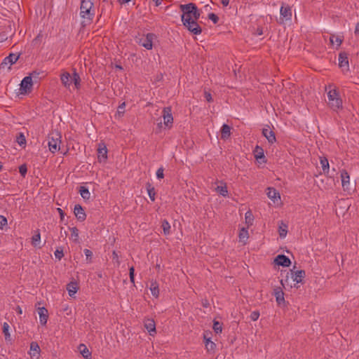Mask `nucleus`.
Masks as SVG:
<instances>
[{
  "label": "nucleus",
  "mask_w": 359,
  "mask_h": 359,
  "mask_svg": "<svg viewBox=\"0 0 359 359\" xmlns=\"http://www.w3.org/2000/svg\"><path fill=\"white\" fill-rule=\"evenodd\" d=\"M150 290H151V294L154 297H158V295H159V289H158V285L156 283V281H152L151 283Z\"/></svg>",
  "instance_id": "33"
},
{
  "label": "nucleus",
  "mask_w": 359,
  "mask_h": 359,
  "mask_svg": "<svg viewBox=\"0 0 359 359\" xmlns=\"http://www.w3.org/2000/svg\"><path fill=\"white\" fill-rule=\"evenodd\" d=\"M267 196L271 199L273 202H276L278 199H280V196L279 192L273 187H269L267 189Z\"/></svg>",
  "instance_id": "21"
},
{
  "label": "nucleus",
  "mask_w": 359,
  "mask_h": 359,
  "mask_svg": "<svg viewBox=\"0 0 359 359\" xmlns=\"http://www.w3.org/2000/svg\"><path fill=\"white\" fill-rule=\"evenodd\" d=\"M231 135V127L227 124H223L221 129V138L227 140Z\"/></svg>",
  "instance_id": "25"
},
{
  "label": "nucleus",
  "mask_w": 359,
  "mask_h": 359,
  "mask_svg": "<svg viewBox=\"0 0 359 359\" xmlns=\"http://www.w3.org/2000/svg\"><path fill=\"white\" fill-rule=\"evenodd\" d=\"M354 33L356 36H359V22L355 25Z\"/></svg>",
  "instance_id": "56"
},
{
  "label": "nucleus",
  "mask_w": 359,
  "mask_h": 359,
  "mask_svg": "<svg viewBox=\"0 0 359 359\" xmlns=\"http://www.w3.org/2000/svg\"><path fill=\"white\" fill-rule=\"evenodd\" d=\"M163 123L165 126V127H167L168 128H170L173 123V117L172 115L170 107H165L163 109Z\"/></svg>",
  "instance_id": "9"
},
{
  "label": "nucleus",
  "mask_w": 359,
  "mask_h": 359,
  "mask_svg": "<svg viewBox=\"0 0 359 359\" xmlns=\"http://www.w3.org/2000/svg\"><path fill=\"white\" fill-rule=\"evenodd\" d=\"M119 3L121 4H126L130 2L131 0H118Z\"/></svg>",
  "instance_id": "59"
},
{
  "label": "nucleus",
  "mask_w": 359,
  "mask_h": 359,
  "mask_svg": "<svg viewBox=\"0 0 359 359\" xmlns=\"http://www.w3.org/2000/svg\"><path fill=\"white\" fill-rule=\"evenodd\" d=\"M79 351L83 357L86 359H90L91 358V353L89 351L88 348L86 347L84 344H80L79 345Z\"/></svg>",
  "instance_id": "28"
},
{
  "label": "nucleus",
  "mask_w": 359,
  "mask_h": 359,
  "mask_svg": "<svg viewBox=\"0 0 359 359\" xmlns=\"http://www.w3.org/2000/svg\"><path fill=\"white\" fill-rule=\"evenodd\" d=\"M152 1L154 2H155V4H156V6H159L161 4L160 0H152Z\"/></svg>",
  "instance_id": "60"
},
{
  "label": "nucleus",
  "mask_w": 359,
  "mask_h": 359,
  "mask_svg": "<svg viewBox=\"0 0 359 359\" xmlns=\"http://www.w3.org/2000/svg\"><path fill=\"white\" fill-rule=\"evenodd\" d=\"M62 230H63V228L62 227L61 228V231H60V234H61V236H63V234L65 235V236H67V231H64V232H62Z\"/></svg>",
  "instance_id": "61"
},
{
  "label": "nucleus",
  "mask_w": 359,
  "mask_h": 359,
  "mask_svg": "<svg viewBox=\"0 0 359 359\" xmlns=\"http://www.w3.org/2000/svg\"><path fill=\"white\" fill-rule=\"evenodd\" d=\"M7 224V219L3 216L0 215V228L3 229Z\"/></svg>",
  "instance_id": "54"
},
{
  "label": "nucleus",
  "mask_w": 359,
  "mask_h": 359,
  "mask_svg": "<svg viewBox=\"0 0 359 359\" xmlns=\"http://www.w3.org/2000/svg\"><path fill=\"white\" fill-rule=\"evenodd\" d=\"M216 191L222 196H226L228 194L227 187L224 186H217Z\"/></svg>",
  "instance_id": "40"
},
{
  "label": "nucleus",
  "mask_w": 359,
  "mask_h": 359,
  "mask_svg": "<svg viewBox=\"0 0 359 359\" xmlns=\"http://www.w3.org/2000/svg\"><path fill=\"white\" fill-rule=\"evenodd\" d=\"M97 158L99 162L105 161L107 158V149L104 143L98 144Z\"/></svg>",
  "instance_id": "13"
},
{
  "label": "nucleus",
  "mask_w": 359,
  "mask_h": 359,
  "mask_svg": "<svg viewBox=\"0 0 359 359\" xmlns=\"http://www.w3.org/2000/svg\"><path fill=\"white\" fill-rule=\"evenodd\" d=\"M198 20L193 19V20L182 21L183 25L192 34L195 35L200 34L202 32V29L197 23Z\"/></svg>",
  "instance_id": "7"
},
{
  "label": "nucleus",
  "mask_w": 359,
  "mask_h": 359,
  "mask_svg": "<svg viewBox=\"0 0 359 359\" xmlns=\"http://www.w3.org/2000/svg\"><path fill=\"white\" fill-rule=\"evenodd\" d=\"M42 37L43 35L41 34V33L38 34V35L33 39L32 44L34 46L39 45L41 41Z\"/></svg>",
  "instance_id": "47"
},
{
  "label": "nucleus",
  "mask_w": 359,
  "mask_h": 359,
  "mask_svg": "<svg viewBox=\"0 0 359 359\" xmlns=\"http://www.w3.org/2000/svg\"><path fill=\"white\" fill-rule=\"evenodd\" d=\"M212 328L215 333H217V334L221 333L222 331V323H220L218 321L214 320Z\"/></svg>",
  "instance_id": "41"
},
{
  "label": "nucleus",
  "mask_w": 359,
  "mask_h": 359,
  "mask_svg": "<svg viewBox=\"0 0 359 359\" xmlns=\"http://www.w3.org/2000/svg\"><path fill=\"white\" fill-rule=\"evenodd\" d=\"M83 252H84V254L86 257V259L88 260V262H91V259H92V256H93L92 251L88 249H85Z\"/></svg>",
  "instance_id": "49"
},
{
  "label": "nucleus",
  "mask_w": 359,
  "mask_h": 359,
  "mask_svg": "<svg viewBox=\"0 0 359 359\" xmlns=\"http://www.w3.org/2000/svg\"><path fill=\"white\" fill-rule=\"evenodd\" d=\"M320 163L322 166L323 173L325 175H328L330 172L328 159L325 156H321L320 157Z\"/></svg>",
  "instance_id": "23"
},
{
  "label": "nucleus",
  "mask_w": 359,
  "mask_h": 359,
  "mask_svg": "<svg viewBox=\"0 0 359 359\" xmlns=\"http://www.w3.org/2000/svg\"><path fill=\"white\" fill-rule=\"evenodd\" d=\"M54 254H55V258L57 259L58 260H60L62 259V257L64 256L62 248H57L55 251Z\"/></svg>",
  "instance_id": "45"
},
{
  "label": "nucleus",
  "mask_w": 359,
  "mask_h": 359,
  "mask_svg": "<svg viewBox=\"0 0 359 359\" xmlns=\"http://www.w3.org/2000/svg\"><path fill=\"white\" fill-rule=\"evenodd\" d=\"M156 177L158 179H163L164 177L163 168H159L156 171Z\"/></svg>",
  "instance_id": "53"
},
{
  "label": "nucleus",
  "mask_w": 359,
  "mask_h": 359,
  "mask_svg": "<svg viewBox=\"0 0 359 359\" xmlns=\"http://www.w3.org/2000/svg\"><path fill=\"white\" fill-rule=\"evenodd\" d=\"M78 289L79 287L76 282H70L67 285V290L70 297H73L77 292Z\"/></svg>",
  "instance_id": "24"
},
{
  "label": "nucleus",
  "mask_w": 359,
  "mask_h": 359,
  "mask_svg": "<svg viewBox=\"0 0 359 359\" xmlns=\"http://www.w3.org/2000/svg\"><path fill=\"white\" fill-rule=\"evenodd\" d=\"M155 34L153 33H148L144 38L140 40V44L142 45L147 50H151L153 46V40L155 38Z\"/></svg>",
  "instance_id": "11"
},
{
  "label": "nucleus",
  "mask_w": 359,
  "mask_h": 359,
  "mask_svg": "<svg viewBox=\"0 0 359 359\" xmlns=\"http://www.w3.org/2000/svg\"><path fill=\"white\" fill-rule=\"evenodd\" d=\"M8 329H9V325L7 323H4L3 324V333L4 334L6 341H11V335L8 332Z\"/></svg>",
  "instance_id": "39"
},
{
  "label": "nucleus",
  "mask_w": 359,
  "mask_h": 359,
  "mask_svg": "<svg viewBox=\"0 0 359 359\" xmlns=\"http://www.w3.org/2000/svg\"><path fill=\"white\" fill-rule=\"evenodd\" d=\"M38 314L39 316V321L42 325H46L48 318V310L45 307L38 308Z\"/></svg>",
  "instance_id": "18"
},
{
  "label": "nucleus",
  "mask_w": 359,
  "mask_h": 359,
  "mask_svg": "<svg viewBox=\"0 0 359 359\" xmlns=\"http://www.w3.org/2000/svg\"><path fill=\"white\" fill-rule=\"evenodd\" d=\"M135 269L133 266H131L130 269H129V276H130V280L131 283H135Z\"/></svg>",
  "instance_id": "51"
},
{
  "label": "nucleus",
  "mask_w": 359,
  "mask_h": 359,
  "mask_svg": "<svg viewBox=\"0 0 359 359\" xmlns=\"http://www.w3.org/2000/svg\"><path fill=\"white\" fill-rule=\"evenodd\" d=\"M72 83H74L75 87L79 89L80 88L81 78L79 74L77 73L76 69H74L73 74L72 76Z\"/></svg>",
  "instance_id": "30"
},
{
  "label": "nucleus",
  "mask_w": 359,
  "mask_h": 359,
  "mask_svg": "<svg viewBox=\"0 0 359 359\" xmlns=\"http://www.w3.org/2000/svg\"><path fill=\"white\" fill-rule=\"evenodd\" d=\"M79 191L81 197L84 200H88L90 198V193L88 189L86 188V187H83V186L80 187Z\"/></svg>",
  "instance_id": "31"
},
{
  "label": "nucleus",
  "mask_w": 359,
  "mask_h": 359,
  "mask_svg": "<svg viewBox=\"0 0 359 359\" xmlns=\"http://www.w3.org/2000/svg\"><path fill=\"white\" fill-rule=\"evenodd\" d=\"M274 263L278 266L287 267L291 264L290 259L285 255H278L274 259Z\"/></svg>",
  "instance_id": "14"
},
{
  "label": "nucleus",
  "mask_w": 359,
  "mask_h": 359,
  "mask_svg": "<svg viewBox=\"0 0 359 359\" xmlns=\"http://www.w3.org/2000/svg\"><path fill=\"white\" fill-rule=\"evenodd\" d=\"M305 276L306 273L304 270H297L296 271L290 270V271L287 273L286 278L281 279L280 284L284 288L288 285L291 287H294L298 288L299 285H297V284L303 283Z\"/></svg>",
  "instance_id": "2"
},
{
  "label": "nucleus",
  "mask_w": 359,
  "mask_h": 359,
  "mask_svg": "<svg viewBox=\"0 0 359 359\" xmlns=\"http://www.w3.org/2000/svg\"><path fill=\"white\" fill-rule=\"evenodd\" d=\"M205 348L208 351H212L215 350L216 345L215 344L210 340V337H207L206 334L203 336Z\"/></svg>",
  "instance_id": "27"
},
{
  "label": "nucleus",
  "mask_w": 359,
  "mask_h": 359,
  "mask_svg": "<svg viewBox=\"0 0 359 359\" xmlns=\"http://www.w3.org/2000/svg\"><path fill=\"white\" fill-rule=\"evenodd\" d=\"M144 325L151 336H154L156 334V323L153 319L148 318L145 320Z\"/></svg>",
  "instance_id": "19"
},
{
  "label": "nucleus",
  "mask_w": 359,
  "mask_h": 359,
  "mask_svg": "<svg viewBox=\"0 0 359 359\" xmlns=\"http://www.w3.org/2000/svg\"><path fill=\"white\" fill-rule=\"evenodd\" d=\"M330 41L332 45H334L335 43H337V48H338L343 42V37L340 36H337L334 34H332L330 37Z\"/></svg>",
  "instance_id": "29"
},
{
  "label": "nucleus",
  "mask_w": 359,
  "mask_h": 359,
  "mask_svg": "<svg viewBox=\"0 0 359 359\" xmlns=\"http://www.w3.org/2000/svg\"><path fill=\"white\" fill-rule=\"evenodd\" d=\"M17 309H18V312L19 313H22V309H21V308H20V306H18V307L17 308Z\"/></svg>",
  "instance_id": "64"
},
{
  "label": "nucleus",
  "mask_w": 359,
  "mask_h": 359,
  "mask_svg": "<svg viewBox=\"0 0 359 359\" xmlns=\"http://www.w3.org/2000/svg\"><path fill=\"white\" fill-rule=\"evenodd\" d=\"M62 230H63V228L62 227L61 228V231H60V234H61V236H63V234L65 235V236H67V231H64V232H62Z\"/></svg>",
  "instance_id": "63"
},
{
  "label": "nucleus",
  "mask_w": 359,
  "mask_h": 359,
  "mask_svg": "<svg viewBox=\"0 0 359 359\" xmlns=\"http://www.w3.org/2000/svg\"><path fill=\"white\" fill-rule=\"evenodd\" d=\"M60 79L65 87H69L72 83V75L68 72L63 73Z\"/></svg>",
  "instance_id": "22"
},
{
  "label": "nucleus",
  "mask_w": 359,
  "mask_h": 359,
  "mask_svg": "<svg viewBox=\"0 0 359 359\" xmlns=\"http://www.w3.org/2000/svg\"><path fill=\"white\" fill-rule=\"evenodd\" d=\"M245 220L248 224H252V222L253 220V217H252V215H251V212L249 211L245 213Z\"/></svg>",
  "instance_id": "52"
},
{
  "label": "nucleus",
  "mask_w": 359,
  "mask_h": 359,
  "mask_svg": "<svg viewBox=\"0 0 359 359\" xmlns=\"http://www.w3.org/2000/svg\"><path fill=\"white\" fill-rule=\"evenodd\" d=\"M339 66L342 69L343 72H348L349 71V64H348V53L346 52H341L339 54Z\"/></svg>",
  "instance_id": "10"
},
{
  "label": "nucleus",
  "mask_w": 359,
  "mask_h": 359,
  "mask_svg": "<svg viewBox=\"0 0 359 359\" xmlns=\"http://www.w3.org/2000/svg\"><path fill=\"white\" fill-rule=\"evenodd\" d=\"M62 230H63V228L62 227L61 228V231H60V234H61V236H63V234L65 235V236H67V231H64V232H62Z\"/></svg>",
  "instance_id": "62"
},
{
  "label": "nucleus",
  "mask_w": 359,
  "mask_h": 359,
  "mask_svg": "<svg viewBox=\"0 0 359 359\" xmlns=\"http://www.w3.org/2000/svg\"><path fill=\"white\" fill-rule=\"evenodd\" d=\"M71 231V236L74 242L79 243V230L76 227H69Z\"/></svg>",
  "instance_id": "35"
},
{
  "label": "nucleus",
  "mask_w": 359,
  "mask_h": 359,
  "mask_svg": "<svg viewBox=\"0 0 359 359\" xmlns=\"http://www.w3.org/2000/svg\"><path fill=\"white\" fill-rule=\"evenodd\" d=\"M39 73L36 72H33L29 76H25L20 83V93L21 94H27L31 92L32 86H33V80L32 79H37L39 77Z\"/></svg>",
  "instance_id": "6"
},
{
  "label": "nucleus",
  "mask_w": 359,
  "mask_h": 359,
  "mask_svg": "<svg viewBox=\"0 0 359 359\" xmlns=\"http://www.w3.org/2000/svg\"><path fill=\"white\" fill-rule=\"evenodd\" d=\"M126 102H123L118 107L117 114L119 116H123L125 112Z\"/></svg>",
  "instance_id": "44"
},
{
  "label": "nucleus",
  "mask_w": 359,
  "mask_h": 359,
  "mask_svg": "<svg viewBox=\"0 0 359 359\" xmlns=\"http://www.w3.org/2000/svg\"><path fill=\"white\" fill-rule=\"evenodd\" d=\"M74 213L79 221L83 222L86 220V214L81 205H75L74 208Z\"/></svg>",
  "instance_id": "15"
},
{
  "label": "nucleus",
  "mask_w": 359,
  "mask_h": 359,
  "mask_svg": "<svg viewBox=\"0 0 359 359\" xmlns=\"http://www.w3.org/2000/svg\"><path fill=\"white\" fill-rule=\"evenodd\" d=\"M17 142L20 146H25L26 144V139L25 135L22 133H19V135L17 136L16 139Z\"/></svg>",
  "instance_id": "42"
},
{
  "label": "nucleus",
  "mask_w": 359,
  "mask_h": 359,
  "mask_svg": "<svg viewBox=\"0 0 359 359\" xmlns=\"http://www.w3.org/2000/svg\"><path fill=\"white\" fill-rule=\"evenodd\" d=\"M205 97L206 99V100L208 102H212V96H211V94L209 93H205Z\"/></svg>",
  "instance_id": "55"
},
{
  "label": "nucleus",
  "mask_w": 359,
  "mask_h": 359,
  "mask_svg": "<svg viewBox=\"0 0 359 359\" xmlns=\"http://www.w3.org/2000/svg\"><path fill=\"white\" fill-rule=\"evenodd\" d=\"M208 19L210 20L214 24H217L219 21L217 15L213 13L208 14Z\"/></svg>",
  "instance_id": "46"
},
{
  "label": "nucleus",
  "mask_w": 359,
  "mask_h": 359,
  "mask_svg": "<svg viewBox=\"0 0 359 359\" xmlns=\"http://www.w3.org/2000/svg\"><path fill=\"white\" fill-rule=\"evenodd\" d=\"M61 133L57 130L51 131L48 136V146L51 153L55 154L60 149Z\"/></svg>",
  "instance_id": "4"
},
{
  "label": "nucleus",
  "mask_w": 359,
  "mask_h": 359,
  "mask_svg": "<svg viewBox=\"0 0 359 359\" xmlns=\"http://www.w3.org/2000/svg\"><path fill=\"white\" fill-rule=\"evenodd\" d=\"M93 5V0H81L80 16L82 19L81 25L83 27L90 25L93 20L95 15Z\"/></svg>",
  "instance_id": "1"
},
{
  "label": "nucleus",
  "mask_w": 359,
  "mask_h": 359,
  "mask_svg": "<svg viewBox=\"0 0 359 359\" xmlns=\"http://www.w3.org/2000/svg\"><path fill=\"white\" fill-rule=\"evenodd\" d=\"M58 211H59V213H60V218L61 219H64V217H65V212H63V210L60 208H58Z\"/></svg>",
  "instance_id": "57"
},
{
  "label": "nucleus",
  "mask_w": 359,
  "mask_h": 359,
  "mask_svg": "<svg viewBox=\"0 0 359 359\" xmlns=\"http://www.w3.org/2000/svg\"><path fill=\"white\" fill-rule=\"evenodd\" d=\"M278 232L280 238H285L287 233V226L281 222V224L279 226Z\"/></svg>",
  "instance_id": "37"
},
{
  "label": "nucleus",
  "mask_w": 359,
  "mask_h": 359,
  "mask_svg": "<svg viewBox=\"0 0 359 359\" xmlns=\"http://www.w3.org/2000/svg\"><path fill=\"white\" fill-rule=\"evenodd\" d=\"M262 133L266 138L269 144H272L276 142L275 133L269 126L262 129Z\"/></svg>",
  "instance_id": "12"
},
{
  "label": "nucleus",
  "mask_w": 359,
  "mask_h": 359,
  "mask_svg": "<svg viewBox=\"0 0 359 359\" xmlns=\"http://www.w3.org/2000/svg\"><path fill=\"white\" fill-rule=\"evenodd\" d=\"M328 105L334 111L342 108L343 102L337 89H330L327 92Z\"/></svg>",
  "instance_id": "5"
},
{
  "label": "nucleus",
  "mask_w": 359,
  "mask_h": 359,
  "mask_svg": "<svg viewBox=\"0 0 359 359\" xmlns=\"http://www.w3.org/2000/svg\"><path fill=\"white\" fill-rule=\"evenodd\" d=\"M19 58V55L14 54V53H10L8 56L6 57L3 62H1V65L4 67V65H12L13 64L15 63Z\"/></svg>",
  "instance_id": "20"
},
{
  "label": "nucleus",
  "mask_w": 359,
  "mask_h": 359,
  "mask_svg": "<svg viewBox=\"0 0 359 359\" xmlns=\"http://www.w3.org/2000/svg\"><path fill=\"white\" fill-rule=\"evenodd\" d=\"M255 157L257 160L264 159V154L263 149L259 146H256L254 150Z\"/></svg>",
  "instance_id": "32"
},
{
  "label": "nucleus",
  "mask_w": 359,
  "mask_h": 359,
  "mask_svg": "<svg viewBox=\"0 0 359 359\" xmlns=\"http://www.w3.org/2000/svg\"><path fill=\"white\" fill-rule=\"evenodd\" d=\"M341 185L344 190L349 189L350 185V176L348 172L346 170H342L341 171Z\"/></svg>",
  "instance_id": "17"
},
{
  "label": "nucleus",
  "mask_w": 359,
  "mask_h": 359,
  "mask_svg": "<svg viewBox=\"0 0 359 359\" xmlns=\"http://www.w3.org/2000/svg\"><path fill=\"white\" fill-rule=\"evenodd\" d=\"M180 9L182 12L181 16L182 21L198 20L201 15L196 6L193 3L180 5Z\"/></svg>",
  "instance_id": "3"
},
{
  "label": "nucleus",
  "mask_w": 359,
  "mask_h": 359,
  "mask_svg": "<svg viewBox=\"0 0 359 359\" xmlns=\"http://www.w3.org/2000/svg\"><path fill=\"white\" fill-rule=\"evenodd\" d=\"M161 227L165 235H169L170 233V225L166 219L163 220Z\"/></svg>",
  "instance_id": "36"
},
{
  "label": "nucleus",
  "mask_w": 359,
  "mask_h": 359,
  "mask_svg": "<svg viewBox=\"0 0 359 359\" xmlns=\"http://www.w3.org/2000/svg\"><path fill=\"white\" fill-rule=\"evenodd\" d=\"M40 347L37 342L32 341L30 344V355L32 357L35 356L36 355H39L40 353Z\"/></svg>",
  "instance_id": "26"
},
{
  "label": "nucleus",
  "mask_w": 359,
  "mask_h": 359,
  "mask_svg": "<svg viewBox=\"0 0 359 359\" xmlns=\"http://www.w3.org/2000/svg\"><path fill=\"white\" fill-rule=\"evenodd\" d=\"M273 294L278 305L285 304V301L284 298V292L280 287H278L274 289Z\"/></svg>",
  "instance_id": "16"
},
{
  "label": "nucleus",
  "mask_w": 359,
  "mask_h": 359,
  "mask_svg": "<svg viewBox=\"0 0 359 359\" xmlns=\"http://www.w3.org/2000/svg\"><path fill=\"white\" fill-rule=\"evenodd\" d=\"M259 317V312L258 311H254L250 313V319L252 321H256Z\"/></svg>",
  "instance_id": "50"
},
{
  "label": "nucleus",
  "mask_w": 359,
  "mask_h": 359,
  "mask_svg": "<svg viewBox=\"0 0 359 359\" xmlns=\"http://www.w3.org/2000/svg\"><path fill=\"white\" fill-rule=\"evenodd\" d=\"M248 238V231L245 228H242L239 232V239L241 242H245Z\"/></svg>",
  "instance_id": "38"
},
{
  "label": "nucleus",
  "mask_w": 359,
  "mask_h": 359,
  "mask_svg": "<svg viewBox=\"0 0 359 359\" xmlns=\"http://www.w3.org/2000/svg\"><path fill=\"white\" fill-rule=\"evenodd\" d=\"M147 190L148 195H149V198L151 199V201H155V196H156V192H155L154 187H152L151 184L147 183Z\"/></svg>",
  "instance_id": "34"
},
{
  "label": "nucleus",
  "mask_w": 359,
  "mask_h": 359,
  "mask_svg": "<svg viewBox=\"0 0 359 359\" xmlns=\"http://www.w3.org/2000/svg\"><path fill=\"white\" fill-rule=\"evenodd\" d=\"M19 172L22 177H25L27 172V168L25 164H22L19 167Z\"/></svg>",
  "instance_id": "48"
},
{
  "label": "nucleus",
  "mask_w": 359,
  "mask_h": 359,
  "mask_svg": "<svg viewBox=\"0 0 359 359\" xmlns=\"http://www.w3.org/2000/svg\"><path fill=\"white\" fill-rule=\"evenodd\" d=\"M32 244L34 245V246H37L39 243H40V241H41V235H40V233L38 231L37 233H36L35 235H34L32 236Z\"/></svg>",
  "instance_id": "43"
},
{
  "label": "nucleus",
  "mask_w": 359,
  "mask_h": 359,
  "mask_svg": "<svg viewBox=\"0 0 359 359\" xmlns=\"http://www.w3.org/2000/svg\"><path fill=\"white\" fill-rule=\"evenodd\" d=\"M230 0H222L221 3L224 6H227L229 4Z\"/></svg>",
  "instance_id": "58"
},
{
  "label": "nucleus",
  "mask_w": 359,
  "mask_h": 359,
  "mask_svg": "<svg viewBox=\"0 0 359 359\" xmlns=\"http://www.w3.org/2000/svg\"><path fill=\"white\" fill-rule=\"evenodd\" d=\"M280 23H283L285 20H290L292 15L291 7L289 5L283 4L280 9Z\"/></svg>",
  "instance_id": "8"
}]
</instances>
